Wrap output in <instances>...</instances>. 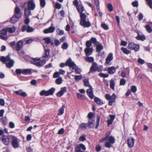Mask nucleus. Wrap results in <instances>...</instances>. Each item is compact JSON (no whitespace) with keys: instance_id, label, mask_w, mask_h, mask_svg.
Returning <instances> with one entry per match:
<instances>
[{"instance_id":"nucleus-2","label":"nucleus","mask_w":152,"mask_h":152,"mask_svg":"<svg viewBox=\"0 0 152 152\" xmlns=\"http://www.w3.org/2000/svg\"><path fill=\"white\" fill-rule=\"evenodd\" d=\"M80 24L84 27H89L90 26L91 24L88 21L86 20V16L84 13H81L80 14Z\"/></svg>"},{"instance_id":"nucleus-44","label":"nucleus","mask_w":152,"mask_h":152,"mask_svg":"<svg viewBox=\"0 0 152 152\" xmlns=\"http://www.w3.org/2000/svg\"><path fill=\"white\" fill-rule=\"evenodd\" d=\"M102 27L104 30H106L108 29V26L105 23H102L101 24Z\"/></svg>"},{"instance_id":"nucleus-64","label":"nucleus","mask_w":152,"mask_h":152,"mask_svg":"<svg viewBox=\"0 0 152 152\" xmlns=\"http://www.w3.org/2000/svg\"><path fill=\"white\" fill-rule=\"evenodd\" d=\"M75 150L76 152H81L82 151L81 150V149L80 146H77L75 148Z\"/></svg>"},{"instance_id":"nucleus-22","label":"nucleus","mask_w":152,"mask_h":152,"mask_svg":"<svg viewBox=\"0 0 152 152\" xmlns=\"http://www.w3.org/2000/svg\"><path fill=\"white\" fill-rule=\"evenodd\" d=\"M93 48H86L85 49V52L86 56H89L91 55L93 52Z\"/></svg>"},{"instance_id":"nucleus-23","label":"nucleus","mask_w":152,"mask_h":152,"mask_svg":"<svg viewBox=\"0 0 152 152\" xmlns=\"http://www.w3.org/2000/svg\"><path fill=\"white\" fill-rule=\"evenodd\" d=\"M15 93L16 94L20 95L23 97H25L27 95L26 92H23V90H20L19 91H15Z\"/></svg>"},{"instance_id":"nucleus-17","label":"nucleus","mask_w":152,"mask_h":152,"mask_svg":"<svg viewBox=\"0 0 152 152\" xmlns=\"http://www.w3.org/2000/svg\"><path fill=\"white\" fill-rule=\"evenodd\" d=\"M113 54L110 53L106 59L105 64H108L113 59Z\"/></svg>"},{"instance_id":"nucleus-34","label":"nucleus","mask_w":152,"mask_h":152,"mask_svg":"<svg viewBox=\"0 0 152 152\" xmlns=\"http://www.w3.org/2000/svg\"><path fill=\"white\" fill-rule=\"evenodd\" d=\"M30 10H31L28 8H25V15L26 18H28L31 14V11Z\"/></svg>"},{"instance_id":"nucleus-21","label":"nucleus","mask_w":152,"mask_h":152,"mask_svg":"<svg viewBox=\"0 0 152 152\" xmlns=\"http://www.w3.org/2000/svg\"><path fill=\"white\" fill-rule=\"evenodd\" d=\"M152 25V22H150L148 23V24L145 26L146 31L149 33H151L152 31V29L151 27Z\"/></svg>"},{"instance_id":"nucleus-20","label":"nucleus","mask_w":152,"mask_h":152,"mask_svg":"<svg viewBox=\"0 0 152 152\" xmlns=\"http://www.w3.org/2000/svg\"><path fill=\"white\" fill-rule=\"evenodd\" d=\"M15 15L17 18H20L21 16L20 10L18 7H16L15 8Z\"/></svg>"},{"instance_id":"nucleus-43","label":"nucleus","mask_w":152,"mask_h":152,"mask_svg":"<svg viewBox=\"0 0 152 152\" xmlns=\"http://www.w3.org/2000/svg\"><path fill=\"white\" fill-rule=\"evenodd\" d=\"M107 8L110 12H112L113 10V8L112 4L110 3L108 4L107 5Z\"/></svg>"},{"instance_id":"nucleus-50","label":"nucleus","mask_w":152,"mask_h":152,"mask_svg":"<svg viewBox=\"0 0 152 152\" xmlns=\"http://www.w3.org/2000/svg\"><path fill=\"white\" fill-rule=\"evenodd\" d=\"M82 76L81 75H76L75 76V79L76 80H78L81 79Z\"/></svg>"},{"instance_id":"nucleus-38","label":"nucleus","mask_w":152,"mask_h":152,"mask_svg":"<svg viewBox=\"0 0 152 152\" xmlns=\"http://www.w3.org/2000/svg\"><path fill=\"white\" fill-rule=\"evenodd\" d=\"M103 49V47L101 45H98L96 46V50L98 52H100Z\"/></svg>"},{"instance_id":"nucleus-31","label":"nucleus","mask_w":152,"mask_h":152,"mask_svg":"<svg viewBox=\"0 0 152 152\" xmlns=\"http://www.w3.org/2000/svg\"><path fill=\"white\" fill-rule=\"evenodd\" d=\"M136 38L137 40H140L141 41H144L145 39L146 38L145 36L143 35H140L138 34V35L136 37Z\"/></svg>"},{"instance_id":"nucleus-14","label":"nucleus","mask_w":152,"mask_h":152,"mask_svg":"<svg viewBox=\"0 0 152 152\" xmlns=\"http://www.w3.org/2000/svg\"><path fill=\"white\" fill-rule=\"evenodd\" d=\"M127 144L129 148H132L134 146L135 140L132 137L128 138L127 140Z\"/></svg>"},{"instance_id":"nucleus-51","label":"nucleus","mask_w":152,"mask_h":152,"mask_svg":"<svg viewBox=\"0 0 152 152\" xmlns=\"http://www.w3.org/2000/svg\"><path fill=\"white\" fill-rule=\"evenodd\" d=\"M86 45L87 48H90L92 45V44L90 41H88L86 42Z\"/></svg>"},{"instance_id":"nucleus-62","label":"nucleus","mask_w":152,"mask_h":152,"mask_svg":"<svg viewBox=\"0 0 152 152\" xmlns=\"http://www.w3.org/2000/svg\"><path fill=\"white\" fill-rule=\"evenodd\" d=\"M0 38L3 40H6L7 39L8 37L7 36H3L0 34Z\"/></svg>"},{"instance_id":"nucleus-29","label":"nucleus","mask_w":152,"mask_h":152,"mask_svg":"<svg viewBox=\"0 0 152 152\" xmlns=\"http://www.w3.org/2000/svg\"><path fill=\"white\" fill-rule=\"evenodd\" d=\"M95 121L93 119H89L88 126L90 128H93L95 124Z\"/></svg>"},{"instance_id":"nucleus-46","label":"nucleus","mask_w":152,"mask_h":152,"mask_svg":"<svg viewBox=\"0 0 152 152\" xmlns=\"http://www.w3.org/2000/svg\"><path fill=\"white\" fill-rule=\"evenodd\" d=\"M147 1V4L149 7L152 9V0H146Z\"/></svg>"},{"instance_id":"nucleus-35","label":"nucleus","mask_w":152,"mask_h":152,"mask_svg":"<svg viewBox=\"0 0 152 152\" xmlns=\"http://www.w3.org/2000/svg\"><path fill=\"white\" fill-rule=\"evenodd\" d=\"M7 29V31L11 33L14 32L16 30V28L15 26H13L12 28H9Z\"/></svg>"},{"instance_id":"nucleus-24","label":"nucleus","mask_w":152,"mask_h":152,"mask_svg":"<svg viewBox=\"0 0 152 152\" xmlns=\"http://www.w3.org/2000/svg\"><path fill=\"white\" fill-rule=\"evenodd\" d=\"M109 117L110 118V120L107 121V126H109L113 122V121L115 118V115H110Z\"/></svg>"},{"instance_id":"nucleus-58","label":"nucleus","mask_w":152,"mask_h":152,"mask_svg":"<svg viewBox=\"0 0 152 152\" xmlns=\"http://www.w3.org/2000/svg\"><path fill=\"white\" fill-rule=\"evenodd\" d=\"M87 126V124L85 123H82L80 125V127L81 128H85Z\"/></svg>"},{"instance_id":"nucleus-45","label":"nucleus","mask_w":152,"mask_h":152,"mask_svg":"<svg viewBox=\"0 0 152 152\" xmlns=\"http://www.w3.org/2000/svg\"><path fill=\"white\" fill-rule=\"evenodd\" d=\"M99 75L100 77L104 78L107 77L109 76V75L107 74H104L102 73H99Z\"/></svg>"},{"instance_id":"nucleus-11","label":"nucleus","mask_w":152,"mask_h":152,"mask_svg":"<svg viewBox=\"0 0 152 152\" xmlns=\"http://www.w3.org/2000/svg\"><path fill=\"white\" fill-rule=\"evenodd\" d=\"M34 28L31 27L29 26H27L26 25H24L22 27L21 31L22 32H24L26 31L28 33L31 32L34 30Z\"/></svg>"},{"instance_id":"nucleus-10","label":"nucleus","mask_w":152,"mask_h":152,"mask_svg":"<svg viewBox=\"0 0 152 152\" xmlns=\"http://www.w3.org/2000/svg\"><path fill=\"white\" fill-rule=\"evenodd\" d=\"M128 48L131 50H133L137 51L139 50L140 48L139 46L133 42L130 43L128 44Z\"/></svg>"},{"instance_id":"nucleus-39","label":"nucleus","mask_w":152,"mask_h":152,"mask_svg":"<svg viewBox=\"0 0 152 152\" xmlns=\"http://www.w3.org/2000/svg\"><path fill=\"white\" fill-rule=\"evenodd\" d=\"M121 49L124 53L127 54H129L130 53V51L126 48L122 47L121 48Z\"/></svg>"},{"instance_id":"nucleus-53","label":"nucleus","mask_w":152,"mask_h":152,"mask_svg":"<svg viewBox=\"0 0 152 152\" xmlns=\"http://www.w3.org/2000/svg\"><path fill=\"white\" fill-rule=\"evenodd\" d=\"M68 47V44L66 43H64L62 46V48L64 49H66Z\"/></svg>"},{"instance_id":"nucleus-6","label":"nucleus","mask_w":152,"mask_h":152,"mask_svg":"<svg viewBox=\"0 0 152 152\" xmlns=\"http://www.w3.org/2000/svg\"><path fill=\"white\" fill-rule=\"evenodd\" d=\"M40 60V59L39 58H34L31 61V64L38 66H42L46 63V61L45 60H42L41 61Z\"/></svg>"},{"instance_id":"nucleus-59","label":"nucleus","mask_w":152,"mask_h":152,"mask_svg":"<svg viewBox=\"0 0 152 152\" xmlns=\"http://www.w3.org/2000/svg\"><path fill=\"white\" fill-rule=\"evenodd\" d=\"M77 96L79 99H82L84 97L83 95H81L80 93H78L77 94Z\"/></svg>"},{"instance_id":"nucleus-54","label":"nucleus","mask_w":152,"mask_h":152,"mask_svg":"<svg viewBox=\"0 0 152 152\" xmlns=\"http://www.w3.org/2000/svg\"><path fill=\"white\" fill-rule=\"evenodd\" d=\"M1 33L3 35H6L7 34V29H2L1 31Z\"/></svg>"},{"instance_id":"nucleus-12","label":"nucleus","mask_w":152,"mask_h":152,"mask_svg":"<svg viewBox=\"0 0 152 152\" xmlns=\"http://www.w3.org/2000/svg\"><path fill=\"white\" fill-rule=\"evenodd\" d=\"M19 140L15 137H13L12 141V145L13 148H17L19 147Z\"/></svg>"},{"instance_id":"nucleus-3","label":"nucleus","mask_w":152,"mask_h":152,"mask_svg":"<svg viewBox=\"0 0 152 152\" xmlns=\"http://www.w3.org/2000/svg\"><path fill=\"white\" fill-rule=\"evenodd\" d=\"M0 60L3 63H5L6 66L8 68H10L14 65V61L10 59V56L9 55L6 57H1Z\"/></svg>"},{"instance_id":"nucleus-56","label":"nucleus","mask_w":152,"mask_h":152,"mask_svg":"<svg viewBox=\"0 0 152 152\" xmlns=\"http://www.w3.org/2000/svg\"><path fill=\"white\" fill-rule=\"evenodd\" d=\"M86 140V138L84 136H80L79 138V140L81 141H84Z\"/></svg>"},{"instance_id":"nucleus-5","label":"nucleus","mask_w":152,"mask_h":152,"mask_svg":"<svg viewBox=\"0 0 152 152\" xmlns=\"http://www.w3.org/2000/svg\"><path fill=\"white\" fill-rule=\"evenodd\" d=\"M65 66H68L70 68V69L72 68V69H74L76 67V65L72 61L70 58H69L66 61L65 64L61 63L60 64V66L61 67H63Z\"/></svg>"},{"instance_id":"nucleus-32","label":"nucleus","mask_w":152,"mask_h":152,"mask_svg":"<svg viewBox=\"0 0 152 152\" xmlns=\"http://www.w3.org/2000/svg\"><path fill=\"white\" fill-rule=\"evenodd\" d=\"M31 73V70L30 69H23V74H29Z\"/></svg>"},{"instance_id":"nucleus-47","label":"nucleus","mask_w":152,"mask_h":152,"mask_svg":"<svg viewBox=\"0 0 152 152\" xmlns=\"http://www.w3.org/2000/svg\"><path fill=\"white\" fill-rule=\"evenodd\" d=\"M126 80L124 79H122L120 81V85H124L126 83Z\"/></svg>"},{"instance_id":"nucleus-30","label":"nucleus","mask_w":152,"mask_h":152,"mask_svg":"<svg viewBox=\"0 0 152 152\" xmlns=\"http://www.w3.org/2000/svg\"><path fill=\"white\" fill-rule=\"evenodd\" d=\"M65 108V106L64 105H62L61 107L60 108L58 111V115H62L64 112V109Z\"/></svg>"},{"instance_id":"nucleus-1","label":"nucleus","mask_w":152,"mask_h":152,"mask_svg":"<svg viewBox=\"0 0 152 152\" xmlns=\"http://www.w3.org/2000/svg\"><path fill=\"white\" fill-rule=\"evenodd\" d=\"M111 134V132L110 131L108 132L106 134V136L105 137L102 138L100 140L99 142L102 143L105 140L109 141L105 142V147L110 148L111 147L112 144H113L115 142L114 138L112 136H110Z\"/></svg>"},{"instance_id":"nucleus-25","label":"nucleus","mask_w":152,"mask_h":152,"mask_svg":"<svg viewBox=\"0 0 152 152\" xmlns=\"http://www.w3.org/2000/svg\"><path fill=\"white\" fill-rule=\"evenodd\" d=\"M94 101L98 104L99 105H102L103 104V101L98 97H95L94 98Z\"/></svg>"},{"instance_id":"nucleus-37","label":"nucleus","mask_w":152,"mask_h":152,"mask_svg":"<svg viewBox=\"0 0 152 152\" xmlns=\"http://www.w3.org/2000/svg\"><path fill=\"white\" fill-rule=\"evenodd\" d=\"M62 82V80L61 77H59L57 79L56 81L55 82L58 85L61 84Z\"/></svg>"},{"instance_id":"nucleus-48","label":"nucleus","mask_w":152,"mask_h":152,"mask_svg":"<svg viewBox=\"0 0 152 152\" xmlns=\"http://www.w3.org/2000/svg\"><path fill=\"white\" fill-rule=\"evenodd\" d=\"M40 4L41 6L42 7H44L45 4V0H40Z\"/></svg>"},{"instance_id":"nucleus-33","label":"nucleus","mask_w":152,"mask_h":152,"mask_svg":"<svg viewBox=\"0 0 152 152\" xmlns=\"http://www.w3.org/2000/svg\"><path fill=\"white\" fill-rule=\"evenodd\" d=\"M49 56V52L48 50L45 49L44 53L43 55V57L46 58Z\"/></svg>"},{"instance_id":"nucleus-40","label":"nucleus","mask_w":152,"mask_h":152,"mask_svg":"<svg viewBox=\"0 0 152 152\" xmlns=\"http://www.w3.org/2000/svg\"><path fill=\"white\" fill-rule=\"evenodd\" d=\"M115 86V84L114 81L113 80H111L110 82V88L113 90L114 89Z\"/></svg>"},{"instance_id":"nucleus-55","label":"nucleus","mask_w":152,"mask_h":152,"mask_svg":"<svg viewBox=\"0 0 152 152\" xmlns=\"http://www.w3.org/2000/svg\"><path fill=\"white\" fill-rule=\"evenodd\" d=\"M59 76V74L58 72H56L53 75V77L56 78Z\"/></svg>"},{"instance_id":"nucleus-26","label":"nucleus","mask_w":152,"mask_h":152,"mask_svg":"<svg viewBox=\"0 0 152 152\" xmlns=\"http://www.w3.org/2000/svg\"><path fill=\"white\" fill-rule=\"evenodd\" d=\"M107 70L110 74H113L115 72L116 69L114 67L112 66L109 67Z\"/></svg>"},{"instance_id":"nucleus-19","label":"nucleus","mask_w":152,"mask_h":152,"mask_svg":"<svg viewBox=\"0 0 152 152\" xmlns=\"http://www.w3.org/2000/svg\"><path fill=\"white\" fill-rule=\"evenodd\" d=\"M66 91V87H62L61 88V90L57 94V95L58 97H60Z\"/></svg>"},{"instance_id":"nucleus-63","label":"nucleus","mask_w":152,"mask_h":152,"mask_svg":"<svg viewBox=\"0 0 152 152\" xmlns=\"http://www.w3.org/2000/svg\"><path fill=\"white\" fill-rule=\"evenodd\" d=\"M131 91L133 93L137 91L136 87L135 86H132L131 88Z\"/></svg>"},{"instance_id":"nucleus-13","label":"nucleus","mask_w":152,"mask_h":152,"mask_svg":"<svg viewBox=\"0 0 152 152\" xmlns=\"http://www.w3.org/2000/svg\"><path fill=\"white\" fill-rule=\"evenodd\" d=\"M105 97L106 99L110 101H112V102H115L116 96L114 94H113L112 96H110L109 94L105 95Z\"/></svg>"},{"instance_id":"nucleus-61","label":"nucleus","mask_w":152,"mask_h":152,"mask_svg":"<svg viewBox=\"0 0 152 152\" xmlns=\"http://www.w3.org/2000/svg\"><path fill=\"white\" fill-rule=\"evenodd\" d=\"M138 18L139 20L140 21L143 18V14L142 13H140V12L139 13V15L138 16Z\"/></svg>"},{"instance_id":"nucleus-42","label":"nucleus","mask_w":152,"mask_h":152,"mask_svg":"<svg viewBox=\"0 0 152 152\" xmlns=\"http://www.w3.org/2000/svg\"><path fill=\"white\" fill-rule=\"evenodd\" d=\"M19 18H17L15 17H12L11 19L10 22L12 23H15L18 20V19Z\"/></svg>"},{"instance_id":"nucleus-7","label":"nucleus","mask_w":152,"mask_h":152,"mask_svg":"<svg viewBox=\"0 0 152 152\" xmlns=\"http://www.w3.org/2000/svg\"><path fill=\"white\" fill-rule=\"evenodd\" d=\"M55 90V89L54 88H52L48 91H45L44 90L41 91L40 93L39 94L41 96L45 95V96H47L52 95L54 92Z\"/></svg>"},{"instance_id":"nucleus-4","label":"nucleus","mask_w":152,"mask_h":152,"mask_svg":"<svg viewBox=\"0 0 152 152\" xmlns=\"http://www.w3.org/2000/svg\"><path fill=\"white\" fill-rule=\"evenodd\" d=\"M84 85L86 86L89 87V88L87 89L86 92L90 98L92 99L94 98V96L93 93V88L89 84L88 80L85 79L83 81Z\"/></svg>"},{"instance_id":"nucleus-52","label":"nucleus","mask_w":152,"mask_h":152,"mask_svg":"<svg viewBox=\"0 0 152 152\" xmlns=\"http://www.w3.org/2000/svg\"><path fill=\"white\" fill-rule=\"evenodd\" d=\"M16 72L17 74H23V69H18L16 70Z\"/></svg>"},{"instance_id":"nucleus-41","label":"nucleus","mask_w":152,"mask_h":152,"mask_svg":"<svg viewBox=\"0 0 152 152\" xmlns=\"http://www.w3.org/2000/svg\"><path fill=\"white\" fill-rule=\"evenodd\" d=\"M100 118V116L99 115H97V120L96 121V125L95 126V128L97 129L99 126V121Z\"/></svg>"},{"instance_id":"nucleus-57","label":"nucleus","mask_w":152,"mask_h":152,"mask_svg":"<svg viewBox=\"0 0 152 152\" xmlns=\"http://www.w3.org/2000/svg\"><path fill=\"white\" fill-rule=\"evenodd\" d=\"M132 4L134 7H137L138 6V2L137 1H134L132 3Z\"/></svg>"},{"instance_id":"nucleus-28","label":"nucleus","mask_w":152,"mask_h":152,"mask_svg":"<svg viewBox=\"0 0 152 152\" xmlns=\"http://www.w3.org/2000/svg\"><path fill=\"white\" fill-rule=\"evenodd\" d=\"M44 40H45L46 43L48 44H51L52 45L54 44V42L53 40H51L50 38L49 37H46L44 39Z\"/></svg>"},{"instance_id":"nucleus-27","label":"nucleus","mask_w":152,"mask_h":152,"mask_svg":"<svg viewBox=\"0 0 152 152\" xmlns=\"http://www.w3.org/2000/svg\"><path fill=\"white\" fill-rule=\"evenodd\" d=\"M23 43L22 41H19L18 42L17 45L16 46V49L17 50H19L21 49Z\"/></svg>"},{"instance_id":"nucleus-36","label":"nucleus","mask_w":152,"mask_h":152,"mask_svg":"<svg viewBox=\"0 0 152 152\" xmlns=\"http://www.w3.org/2000/svg\"><path fill=\"white\" fill-rule=\"evenodd\" d=\"M85 59L86 61L90 62H93L94 60V58L92 57L86 56Z\"/></svg>"},{"instance_id":"nucleus-15","label":"nucleus","mask_w":152,"mask_h":152,"mask_svg":"<svg viewBox=\"0 0 152 152\" xmlns=\"http://www.w3.org/2000/svg\"><path fill=\"white\" fill-rule=\"evenodd\" d=\"M2 141L3 143L6 145H8L9 144V139L7 136L3 135L2 136Z\"/></svg>"},{"instance_id":"nucleus-49","label":"nucleus","mask_w":152,"mask_h":152,"mask_svg":"<svg viewBox=\"0 0 152 152\" xmlns=\"http://www.w3.org/2000/svg\"><path fill=\"white\" fill-rule=\"evenodd\" d=\"M137 61L139 64H143L145 62V61L144 60H143L140 58H139L138 59Z\"/></svg>"},{"instance_id":"nucleus-60","label":"nucleus","mask_w":152,"mask_h":152,"mask_svg":"<svg viewBox=\"0 0 152 152\" xmlns=\"http://www.w3.org/2000/svg\"><path fill=\"white\" fill-rule=\"evenodd\" d=\"M58 31L59 32L58 34L59 35H61L64 34V31L63 30H61L59 29V28H58L57 30V31Z\"/></svg>"},{"instance_id":"nucleus-8","label":"nucleus","mask_w":152,"mask_h":152,"mask_svg":"<svg viewBox=\"0 0 152 152\" xmlns=\"http://www.w3.org/2000/svg\"><path fill=\"white\" fill-rule=\"evenodd\" d=\"M73 5L76 7V9L80 13H83L82 12L84 10V7L82 6V4H78V2L77 0H75L73 2Z\"/></svg>"},{"instance_id":"nucleus-16","label":"nucleus","mask_w":152,"mask_h":152,"mask_svg":"<svg viewBox=\"0 0 152 152\" xmlns=\"http://www.w3.org/2000/svg\"><path fill=\"white\" fill-rule=\"evenodd\" d=\"M55 30L54 27L50 26L49 28H46L43 31V32L45 34L53 33Z\"/></svg>"},{"instance_id":"nucleus-18","label":"nucleus","mask_w":152,"mask_h":152,"mask_svg":"<svg viewBox=\"0 0 152 152\" xmlns=\"http://www.w3.org/2000/svg\"><path fill=\"white\" fill-rule=\"evenodd\" d=\"M35 7V4L33 2V0H29L28 3V8L33 10Z\"/></svg>"},{"instance_id":"nucleus-9","label":"nucleus","mask_w":152,"mask_h":152,"mask_svg":"<svg viewBox=\"0 0 152 152\" xmlns=\"http://www.w3.org/2000/svg\"><path fill=\"white\" fill-rule=\"evenodd\" d=\"M102 66H99L96 63H93L92 65L90 68L89 73L96 71L99 72L102 70Z\"/></svg>"}]
</instances>
